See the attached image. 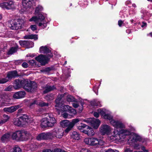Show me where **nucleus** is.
I'll return each mask as SVG.
<instances>
[{"label":"nucleus","mask_w":152,"mask_h":152,"mask_svg":"<svg viewBox=\"0 0 152 152\" xmlns=\"http://www.w3.org/2000/svg\"><path fill=\"white\" fill-rule=\"evenodd\" d=\"M22 21L19 19L14 20L8 25L11 29L17 30L23 27Z\"/></svg>","instance_id":"nucleus-3"},{"label":"nucleus","mask_w":152,"mask_h":152,"mask_svg":"<svg viewBox=\"0 0 152 152\" xmlns=\"http://www.w3.org/2000/svg\"><path fill=\"white\" fill-rule=\"evenodd\" d=\"M25 133H22L21 131H17L12 134V137L13 140H22V136Z\"/></svg>","instance_id":"nucleus-10"},{"label":"nucleus","mask_w":152,"mask_h":152,"mask_svg":"<svg viewBox=\"0 0 152 152\" xmlns=\"http://www.w3.org/2000/svg\"><path fill=\"white\" fill-rule=\"evenodd\" d=\"M42 133L39 134L37 137L36 138L37 139L39 140H42Z\"/></svg>","instance_id":"nucleus-51"},{"label":"nucleus","mask_w":152,"mask_h":152,"mask_svg":"<svg viewBox=\"0 0 152 152\" xmlns=\"http://www.w3.org/2000/svg\"><path fill=\"white\" fill-rule=\"evenodd\" d=\"M142 140L141 137L137 134L133 133L131 135L128 141H131L132 142L140 141Z\"/></svg>","instance_id":"nucleus-13"},{"label":"nucleus","mask_w":152,"mask_h":152,"mask_svg":"<svg viewBox=\"0 0 152 152\" xmlns=\"http://www.w3.org/2000/svg\"><path fill=\"white\" fill-rule=\"evenodd\" d=\"M45 140L51 139L53 137L52 134L50 132L45 133Z\"/></svg>","instance_id":"nucleus-34"},{"label":"nucleus","mask_w":152,"mask_h":152,"mask_svg":"<svg viewBox=\"0 0 152 152\" xmlns=\"http://www.w3.org/2000/svg\"><path fill=\"white\" fill-rule=\"evenodd\" d=\"M43 10L42 7L41 6H38L36 8L35 13H38L40 11H41Z\"/></svg>","instance_id":"nucleus-44"},{"label":"nucleus","mask_w":152,"mask_h":152,"mask_svg":"<svg viewBox=\"0 0 152 152\" xmlns=\"http://www.w3.org/2000/svg\"><path fill=\"white\" fill-rule=\"evenodd\" d=\"M110 130V127L109 126L106 124H104L101 126L100 132L102 134L104 135L108 133Z\"/></svg>","instance_id":"nucleus-11"},{"label":"nucleus","mask_w":152,"mask_h":152,"mask_svg":"<svg viewBox=\"0 0 152 152\" xmlns=\"http://www.w3.org/2000/svg\"><path fill=\"white\" fill-rule=\"evenodd\" d=\"M20 107V106L19 105H17L9 107H5L3 109V110L4 112L7 113H12L15 111Z\"/></svg>","instance_id":"nucleus-12"},{"label":"nucleus","mask_w":152,"mask_h":152,"mask_svg":"<svg viewBox=\"0 0 152 152\" xmlns=\"http://www.w3.org/2000/svg\"><path fill=\"white\" fill-rule=\"evenodd\" d=\"M22 66L23 67L26 68L28 67V64L26 62H23L22 64Z\"/></svg>","instance_id":"nucleus-50"},{"label":"nucleus","mask_w":152,"mask_h":152,"mask_svg":"<svg viewBox=\"0 0 152 152\" xmlns=\"http://www.w3.org/2000/svg\"><path fill=\"white\" fill-rule=\"evenodd\" d=\"M46 117L42 120L41 125L42 127H52L56 123V120L51 113H47Z\"/></svg>","instance_id":"nucleus-1"},{"label":"nucleus","mask_w":152,"mask_h":152,"mask_svg":"<svg viewBox=\"0 0 152 152\" xmlns=\"http://www.w3.org/2000/svg\"><path fill=\"white\" fill-rule=\"evenodd\" d=\"M100 114L102 115L104 117V115H105V114H106L105 112L102 110L101 111V112L100 113Z\"/></svg>","instance_id":"nucleus-58"},{"label":"nucleus","mask_w":152,"mask_h":152,"mask_svg":"<svg viewBox=\"0 0 152 152\" xmlns=\"http://www.w3.org/2000/svg\"><path fill=\"white\" fill-rule=\"evenodd\" d=\"M118 134V136L119 137V139L118 140L124 139L126 136L129 135L130 134V131L127 129H121L120 130H117Z\"/></svg>","instance_id":"nucleus-8"},{"label":"nucleus","mask_w":152,"mask_h":152,"mask_svg":"<svg viewBox=\"0 0 152 152\" xmlns=\"http://www.w3.org/2000/svg\"><path fill=\"white\" fill-rule=\"evenodd\" d=\"M67 100L68 102H74L76 101V99L74 98L73 96L69 95L67 96Z\"/></svg>","instance_id":"nucleus-32"},{"label":"nucleus","mask_w":152,"mask_h":152,"mask_svg":"<svg viewBox=\"0 0 152 152\" xmlns=\"http://www.w3.org/2000/svg\"><path fill=\"white\" fill-rule=\"evenodd\" d=\"M17 76H18V75L17 71L14 70L9 72L7 76L9 80H10Z\"/></svg>","instance_id":"nucleus-19"},{"label":"nucleus","mask_w":152,"mask_h":152,"mask_svg":"<svg viewBox=\"0 0 152 152\" xmlns=\"http://www.w3.org/2000/svg\"><path fill=\"white\" fill-rule=\"evenodd\" d=\"M11 134L9 133L5 134L1 138V140L3 142H4L8 140L10 138Z\"/></svg>","instance_id":"nucleus-26"},{"label":"nucleus","mask_w":152,"mask_h":152,"mask_svg":"<svg viewBox=\"0 0 152 152\" xmlns=\"http://www.w3.org/2000/svg\"><path fill=\"white\" fill-rule=\"evenodd\" d=\"M12 152H22V151L18 146H16L14 148Z\"/></svg>","instance_id":"nucleus-43"},{"label":"nucleus","mask_w":152,"mask_h":152,"mask_svg":"<svg viewBox=\"0 0 152 152\" xmlns=\"http://www.w3.org/2000/svg\"><path fill=\"white\" fill-rule=\"evenodd\" d=\"M102 110L100 109H98V110H97V111L98 112V113H99H99L100 114V113L101 112V111Z\"/></svg>","instance_id":"nucleus-64"},{"label":"nucleus","mask_w":152,"mask_h":152,"mask_svg":"<svg viewBox=\"0 0 152 152\" xmlns=\"http://www.w3.org/2000/svg\"><path fill=\"white\" fill-rule=\"evenodd\" d=\"M86 121L87 122L89 123L92 126L96 129L98 128L100 123V121L98 119L94 118H90Z\"/></svg>","instance_id":"nucleus-7"},{"label":"nucleus","mask_w":152,"mask_h":152,"mask_svg":"<svg viewBox=\"0 0 152 152\" xmlns=\"http://www.w3.org/2000/svg\"><path fill=\"white\" fill-rule=\"evenodd\" d=\"M40 53H48L46 56H49V54H50L51 53V50H49V48L46 46H42L40 47Z\"/></svg>","instance_id":"nucleus-20"},{"label":"nucleus","mask_w":152,"mask_h":152,"mask_svg":"<svg viewBox=\"0 0 152 152\" xmlns=\"http://www.w3.org/2000/svg\"><path fill=\"white\" fill-rule=\"evenodd\" d=\"M146 23L144 22H142V24L141 26L142 27H143L144 26H146Z\"/></svg>","instance_id":"nucleus-63"},{"label":"nucleus","mask_w":152,"mask_h":152,"mask_svg":"<svg viewBox=\"0 0 152 152\" xmlns=\"http://www.w3.org/2000/svg\"><path fill=\"white\" fill-rule=\"evenodd\" d=\"M22 133H24L25 134L22 136V140H27L29 138L30 134L29 133L26 131H21Z\"/></svg>","instance_id":"nucleus-31"},{"label":"nucleus","mask_w":152,"mask_h":152,"mask_svg":"<svg viewBox=\"0 0 152 152\" xmlns=\"http://www.w3.org/2000/svg\"><path fill=\"white\" fill-rule=\"evenodd\" d=\"M92 105L94 106H98L99 107L101 106V104L100 103V102H96V101H93L91 103Z\"/></svg>","instance_id":"nucleus-47"},{"label":"nucleus","mask_w":152,"mask_h":152,"mask_svg":"<svg viewBox=\"0 0 152 152\" xmlns=\"http://www.w3.org/2000/svg\"><path fill=\"white\" fill-rule=\"evenodd\" d=\"M54 134L56 137L58 138H61L63 135L62 132H61L59 131L56 132Z\"/></svg>","instance_id":"nucleus-35"},{"label":"nucleus","mask_w":152,"mask_h":152,"mask_svg":"<svg viewBox=\"0 0 152 152\" xmlns=\"http://www.w3.org/2000/svg\"><path fill=\"white\" fill-rule=\"evenodd\" d=\"M14 124L18 126H23L24 125H23L22 122L20 120L19 118L16 119L14 121Z\"/></svg>","instance_id":"nucleus-30"},{"label":"nucleus","mask_w":152,"mask_h":152,"mask_svg":"<svg viewBox=\"0 0 152 152\" xmlns=\"http://www.w3.org/2000/svg\"><path fill=\"white\" fill-rule=\"evenodd\" d=\"M51 70V69L50 67H47L44 69V71L47 72H49Z\"/></svg>","instance_id":"nucleus-56"},{"label":"nucleus","mask_w":152,"mask_h":152,"mask_svg":"<svg viewBox=\"0 0 152 152\" xmlns=\"http://www.w3.org/2000/svg\"><path fill=\"white\" fill-rule=\"evenodd\" d=\"M38 24V25L39 26H41L42 25L43 26V28H45L47 26V25L46 23H43L41 22H39L38 23H37Z\"/></svg>","instance_id":"nucleus-49"},{"label":"nucleus","mask_w":152,"mask_h":152,"mask_svg":"<svg viewBox=\"0 0 152 152\" xmlns=\"http://www.w3.org/2000/svg\"><path fill=\"white\" fill-rule=\"evenodd\" d=\"M64 95L63 94L58 95L57 96V99L55 100L56 103L57 104H58L61 99L63 97Z\"/></svg>","instance_id":"nucleus-37"},{"label":"nucleus","mask_w":152,"mask_h":152,"mask_svg":"<svg viewBox=\"0 0 152 152\" xmlns=\"http://www.w3.org/2000/svg\"><path fill=\"white\" fill-rule=\"evenodd\" d=\"M71 136L72 138L77 140H79L80 137L79 134L76 131L72 132Z\"/></svg>","instance_id":"nucleus-25"},{"label":"nucleus","mask_w":152,"mask_h":152,"mask_svg":"<svg viewBox=\"0 0 152 152\" xmlns=\"http://www.w3.org/2000/svg\"><path fill=\"white\" fill-rule=\"evenodd\" d=\"M79 121L80 120L78 118L73 119L71 122L66 120H65L60 122V125L63 128L67 127L65 130V131L66 132H68L72 130L74 125Z\"/></svg>","instance_id":"nucleus-2"},{"label":"nucleus","mask_w":152,"mask_h":152,"mask_svg":"<svg viewBox=\"0 0 152 152\" xmlns=\"http://www.w3.org/2000/svg\"><path fill=\"white\" fill-rule=\"evenodd\" d=\"M53 56V55L52 53H50V54H49V56L41 54L35 57V59L36 60L40 63L42 65H44L47 63L48 59L52 57Z\"/></svg>","instance_id":"nucleus-4"},{"label":"nucleus","mask_w":152,"mask_h":152,"mask_svg":"<svg viewBox=\"0 0 152 152\" xmlns=\"http://www.w3.org/2000/svg\"><path fill=\"white\" fill-rule=\"evenodd\" d=\"M63 116L64 118H66L68 117V114L67 113H64L63 114Z\"/></svg>","instance_id":"nucleus-57"},{"label":"nucleus","mask_w":152,"mask_h":152,"mask_svg":"<svg viewBox=\"0 0 152 152\" xmlns=\"http://www.w3.org/2000/svg\"><path fill=\"white\" fill-rule=\"evenodd\" d=\"M85 133L86 134L89 136H91L94 134V130L91 127L87 125Z\"/></svg>","instance_id":"nucleus-22"},{"label":"nucleus","mask_w":152,"mask_h":152,"mask_svg":"<svg viewBox=\"0 0 152 152\" xmlns=\"http://www.w3.org/2000/svg\"><path fill=\"white\" fill-rule=\"evenodd\" d=\"M91 145L93 146H101L104 143L103 141L101 139L94 137L91 138Z\"/></svg>","instance_id":"nucleus-16"},{"label":"nucleus","mask_w":152,"mask_h":152,"mask_svg":"<svg viewBox=\"0 0 152 152\" xmlns=\"http://www.w3.org/2000/svg\"><path fill=\"white\" fill-rule=\"evenodd\" d=\"M33 0H23L22 3L23 7L24 8H27L30 7L31 6V1Z\"/></svg>","instance_id":"nucleus-23"},{"label":"nucleus","mask_w":152,"mask_h":152,"mask_svg":"<svg viewBox=\"0 0 152 152\" xmlns=\"http://www.w3.org/2000/svg\"><path fill=\"white\" fill-rule=\"evenodd\" d=\"M9 80L7 77L5 78H0V84H4L6 83Z\"/></svg>","instance_id":"nucleus-38"},{"label":"nucleus","mask_w":152,"mask_h":152,"mask_svg":"<svg viewBox=\"0 0 152 152\" xmlns=\"http://www.w3.org/2000/svg\"><path fill=\"white\" fill-rule=\"evenodd\" d=\"M94 115L95 117L98 118L99 116V113L95 112L94 113Z\"/></svg>","instance_id":"nucleus-54"},{"label":"nucleus","mask_w":152,"mask_h":152,"mask_svg":"<svg viewBox=\"0 0 152 152\" xmlns=\"http://www.w3.org/2000/svg\"><path fill=\"white\" fill-rule=\"evenodd\" d=\"M27 42L28 43L27 44L26 47L27 48H31L33 47L34 43L33 42L29 41H27Z\"/></svg>","instance_id":"nucleus-46"},{"label":"nucleus","mask_w":152,"mask_h":152,"mask_svg":"<svg viewBox=\"0 0 152 152\" xmlns=\"http://www.w3.org/2000/svg\"><path fill=\"white\" fill-rule=\"evenodd\" d=\"M25 90L28 92H33L36 91L37 88V85L36 83L34 82H31L29 83L27 81V84H26Z\"/></svg>","instance_id":"nucleus-6"},{"label":"nucleus","mask_w":152,"mask_h":152,"mask_svg":"<svg viewBox=\"0 0 152 152\" xmlns=\"http://www.w3.org/2000/svg\"><path fill=\"white\" fill-rule=\"evenodd\" d=\"M11 88L10 86L8 87L7 88H6L5 90L8 91H10L11 90Z\"/></svg>","instance_id":"nucleus-61"},{"label":"nucleus","mask_w":152,"mask_h":152,"mask_svg":"<svg viewBox=\"0 0 152 152\" xmlns=\"http://www.w3.org/2000/svg\"><path fill=\"white\" fill-rule=\"evenodd\" d=\"M124 152H132V151L129 148H126Z\"/></svg>","instance_id":"nucleus-59"},{"label":"nucleus","mask_w":152,"mask_h":152,"mask_svg":"<svg viewBox=\"0 0 152 152\" xmlns=\"http://www.w3.org/2000/svg\"><path fill=\"white\" fill-rule=\"evenodd\" d=\"M86 126L87 125H86L85 124H81V125L80 126H78V129L81 132L85 133L86 129H84L86 128Z\"/></svg>","instance_id":"nucleus-29"},{"label":"nucleus","mask_w":152,"mask_h":152,"mask_svg":"<svg viewBox=\"0 0 152 152\" xmlns=\"http://www.w3.org/2000/svg\"><path fill=\"white\" fill-rule=\"evenodd\" d=\"M3 116V119L1 120L2 121L3 124H4L8 121L9 119V117L6 114L4 115Z\"/></svg>","instance_id":"nucleus-39"},{"label":"nucleus","mask_w":152,"mask_h":152,"mask_svg":"<svg viewBox=\"0 0 152 152\" xmlns=\"http://www.w3.org/2000/svg\"><path fill=\"white\" fill-rule=\"evenodd\" d=\"M113 149H109L105 151V152H113Z\"/></svg>","instance_id":"nucleus-60"},{"label":"nucleus","mask_w":152,"mask_h":152,"mask_svg":"<svg viewBox=\"0 0 152 152\" xmlns=\"http://www.w3.org/2000/svg\"><path fill=\"white\" fill-rule=\"evenodd\" d=\"M111 124L117 129H122L125 128L124 125L121 122L114 120H112L110 121Z\"/></svg>","instance_id":"nucleus-15"},{"label":"nucleus","mask_w":152,"mask_h":152,"mask_svg":"<svg viewBox=\"0 0 152 152\" xmlns=\"http://www.w3.org/2000/svg\"><path fill=\"white\" fill-rule=\"evenodd\" d=\"M30 27L31 28V30L34 31L36 30L37 29V26L35 25H31Z\"/></svg>","instance_id":"nucleus-48"},{"label":"nucleus","mask_w":152,"mask_h":152,"mask_svg":"<svg viewBox=\"0 0 152 152\" xmlns=\"http://www.w3.org/2000/svg\"><path fill=\"white\" fill-rule=\"evenodd\" d=\"M19 118L22 122L23 125H24L27 123L29 117L27 115L23 114Z\"/></svg>","instance_id":"nucleus-21"},{"label":"nucleus","mask_w":152,"mask_h":152,"mask_svg":"<svg viewBox=\"0 0 152 152\" xmlns=\"http://www.w3.org/2000/svg\"><path fill=\"white\" fill-rule=\"evenodd\" d=\"M34 104H36L41 107L47 106L48 105V103H46L42 101L34 100L30 102V106L31 107Z\"/></svg>","instance_id":"nucleus-17"},{"label":"nucleus","mask_w":152,"mask_h":152,"mask_svg":"<svg viewBox=\"0 0 152 152\" xmlns=\"http://www.w3.org/2000/svg\"><path fill=\"white\" fill-rule=\"evenodd\" d=\"M56 88L55 87L53 86H50L47 85L45 88V90L43 91L44 94L46 93L49 92L53 90Z\"/></svg>","instance_id":"nucleus-24"},{"label":"nucleus","mask_w":152,"mask_h":152,"mask_svg":"<svg viewBox=\"0 0 152 152\" xmlns=\"http://www.w3.org/2000/svg\"><path fill=\"white\" fill-rule=\"evenodd\" d=\"M123 23V22L121 20L118 21V25L120 27L121 26L122 24Z\"/></svg>","instance_id":"nucleus-53"},{"label":"nucleus","mask_w":152,"mask_h":152,"mask_svg":"<svg viewBox=\"0 0 152 152\" xmlns=\"http://www.w3.org/2000/svg\"><path fill=\"white\" fill-rule=\"evenodd\" d=\"M134 147L136 149H139L140 148V146L139 144H136L134 146Z\"/></svg>","instance_id":"nucleus-55"},{"label":"nucleus","mask_w":152,"mask_h":152,"mask_svg":"<svg viewBox=\"0 0 152 152\" xmlns=\"http://www.w3.org/2000/svg\"><path fill=\"white\" fill-rule=\"evenodd\" d=\"M84 141L86 144L91 145V138H85Z\"/></svg>","instance_id":"nucleus-36"},{"label":"nucleus","mask_w":152,"mask_h":152,"mask_svg":"<svg viewBox=\"0 0 152 152\" xmlns=\"http://www.w3.org/2000/svg\"><path fill=\"white\" fill-rule=\"evenodd\" d=\"M145 147H142L141 149L142 150L144 151V152H148V151L147 150H145Z\"/></svg>","instance_id":"nucleus-62"},{"label":"nucleus","mask_w":152,"mask_h":152,"mask_svg":"<svg viewBox=\"0 0 152 152\" xmlns=\"http://www.w3.org/2000/svg\"><path fill=\"white\" fill-rule=\"evenodd\" d=\"M42 152H61V150L58 148L55 149L53 151H51L50 149H46Z\"/></svg>","instance_id":"nucleus-41"},{"label":"nucleus","mask_w":152,"mask_h":152,"mask_svg":"<svg viewBox=\"0 0 152 152\" xmlns=\"http://www.w3.org/2000/svg\"><path fill=\"white\" fill-rule=\"evenodd\" d=\"M72 104L73 106L75 108L79 106V104L77 103H72Z\"/></svg>","instance_id":"nucleus-52"},{"label":"nucleus","mask_w":152,"mask_h":152,"mask_svg":"<svg viewBox=\"0 0 152 152\" xmlns=\"http://www.w3.org/2000/svg\"><path fill=\"white\" fill-rule=\"evenodd\" d=\"M24 38L25 39H34L35 40H37L38 39L37 35L36 34L26 35Z\"/></svg>","instance_id":"nucleus-27"},{"label":"nucleus","mask_w":152,"mask_h":152,"mask_svg":"<svg viewBox=\"0 0 152 152\" xmlns=\"http://www.w3.org/2000/svg\"><path fill=\"white\" fill-rule=\"evenodd\" d=\"M20 44L23 47H26L27 44L28 43L27 41H19Z\"/></svg>","instance_id":"nucleus-40"},{"label":"nucleus","mask_w":152,"mask_h":152,"mask_svg":"<svg viewBox=\"0 0 152 152\" xmlns=\"http://www.w3.org/2000/svg\"><path fill=\"white\" fill-rule=\"evenodd\" d=\"M53 95L52 94L47 95L45 97V99L48 101L52 100L53 99Z\"/></svg>","instance_id":"nucleus-45"},{"label":"nucleus","mask_w":152,"mask_h":152,"mask_svg":"<svg viewBox=\"0 0 152 152\" xmlns=\"http://www.w3.org/2000/svg\"><path fill=\"white\" fill-rule=\"evenodd\" d=\"M104 118L105 119H106L109 120L110 121V122L112 120H113V117L110 115L109 114H105L104 116Z\"/></svg>","instance_id":"nucleus-42"},{"label":"nucleus","mask_w":152,"mask_h":152,"mask_svg":"<svg viewBox=\"0 0 152 152\" xmlns=\"http://www.w3.org/2000/svg\"><path fill=\"white\" fill-rule=\"evenodd\" d=\"M17 47H12L8 50L7 54L9 55H11L15 53L17 50Z\"/></svg>","instance_id":"nucleus-28"},{"label":"nucleus","mask_w":152,"mask_h":152,"mask_svg":"<svg viewBox=\"0 0 152 152\" xmlns=\"http://www.w3.org/2000/svg\"><path fill=\"white\" fill-rule=\"evenodd\" d=\"M27 80L25 79L15 80L13 84L15 88L17 89L21 87H23L25 89L26 84H27Z\"/></svg>","instance_id":"nucleus-5"},{"label":"nucleus","mask_w":152,"mask_h":152,"mask_svg":"<svg viewBox=\"0 0 152 152\" xmlns=\"http://www.w3.org/2000/svg\"><path fill=\"white\" fill-rule=\"evenodd\" d=\"M26 95L25 92L24 91H20L16 92L13 95L14 98L19 99L25 97Z\"/></svg>","instance_id":"nucleus-18"},{"label":"nucleus","mask_w":152,"mask_h":152,"mask_svg":"<svg viewBox=\"0 0 152 152\" xmlns=\"http://www.w3.org/2000/svg\"><path fill=\"white\" fill-rule=\"evenodd\" d=\"M45 17L42 14H39L38 17L37 16H33L30 19V21H34L35 23H38L39 22H42L45 19Z\"/></svg>","instance_id":"nucleus-9"},{"label":"nucleus","mask_w":152,"mask_h":152,"mask_svg":"<svg viewBox=\"0 0 152 152\" xmlns=\"http://www.w3.org/2000/svg\"><path fill=\"white\" fill-rule=\"evenodd\" d=\"M0 7L3 8L10 9L13 8L14 5L12 1H10L9 3L4 2L0 4Z\"/></svg>","instance_id":"nucleus-14"},{"label":"nucleus","mask_w":152,"mask_h":152,"mask_svg":"<svg viewBox=\"0 0 152 152\" xmlns=\"http://www.w3.org/2000/svg\"><path fill=\"white\" fill-rule=\"evenodd\" d=\"M64 107L65 109L67 108V110L69 111L71 113H75L76 112L74 109H73L71 107L68 105H65L64 106Z\"/></svg>","instance_id":"nucleus-33"}]
</instances>
